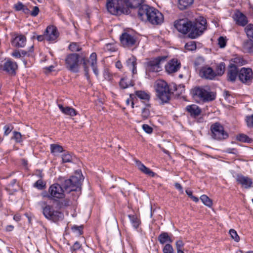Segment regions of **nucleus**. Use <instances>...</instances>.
Here are the masks:
<instances>
[{
	"label": "nucleus",
	"mask_w": 253,
	"mask_h": 253,
	"mask_svg": "<svg viewBox=\"0 0 253 253\" xmlns=\"http://www.w3.org/2000/svg\"><path fill=\"white\" fill-rule=\"evenodd\" d=\"M193 98L204 102H210L215 99L216 94L211 91L208 86H196L191 90Z\"/></svg>",
	"instance_id": "nucleus-1"
},
{
	"label": "nucleus",
	"mask_w": 253,
	"mask_h": 253,
	"mask_svg": "<svg viewBox=\"0 0 253 253\" xmlns=\"http://www.w3.org/2000/svg\"><path fill=\"white\" fill-rule=\"evenodd\" d=\"M207 21L203 17H200L194 21L191 22V27L188 33V37L195 39L201 36L206 30Z\"/></svg>",
	"instance_id": "nucleus-2"
},
{
	"label": "nucleus",
	"mask_w": 253,
	"mask_h": 253,
	"mask_svg": "<svg viewBox=\"0 0 253 253\" xmlns=\"http://www.w3.org/2000/svg\"><path fill=\"white\" fill-rule=\"evenodd\" d=\"M156 91L157 96L161 101V104L169 102L172 92L166 82L163 80L158 81L156 82Z\"/></svg>",
	"instance_id": "nucleus-3"
},
{
	"label": "nucleus",
	"mask_w": 253,
	"mask_h": 253,
	"mask_svg": "<svg viewBox=\"0 0 253 253\" xmlns=\"http://www.w3.org/2000/svg\"><path fill=\"white\" fill-rule=\"evenodd\" d=\"M106 8L113 15L128 14L130 11L124 6L123 0H107Z\"/></svg>",
	"instance_id": "nucleus-4"
},
{
	"label": "nucleus",
	"mask_w": 253,
	"mask_h": 253,
	"mask_svg": "<svg viewBox=\"0 0 253 253\" xmlns=\"http://www.w3.org/2000/svg\"><path fill=\"white\" fill-rule=\"evenodd\" d=\"M42 210L44 216L54 222H57L64 218V214L62 212L54 210L52 206L47 205L45 203L42 206Z\"/></svg>",
	"instance_id": "nucleus-5"
},
{
	"label": "nucleus",
	"mask_w": 253,
	"mask_h": 253,
	"mask_svg": "<svg viewBox=\"0 0 253 253\" xmlns=\"http://www.w3.org/2000/svg\"><path fill=\"white\" fill-rule=\"evenodd\" d=\"M81 62L83 63L84 75L89 83L90 82L89 75V68L87 66L88 63H90L91 67L92 69L93 72L94 74L97 76L99 74V72L97 67V55L95 52L92 53L89 57V59H87L85 57H83L81 58Z\"/></svg>",
	"instance_id": "nucleus-6"
},
{
	"label": "nucleus",
	"mask_w": 253,
	"mask_h": 253,
	"mask_svg": "<svg viewBox=\"0 0 253 253\" xmlns=\"http://www.w3.org/2000/svg\"><path fill=\"white\" fill-rule=\"evenodd\" d=\"M79 54L77 53L69 54L66 56V68L71 72L78 73L79 71Z\"/></svg>",
	"instance_id": "nucleus-7"
},
{
	"label": "nucleus",
	"mask_w": 253,
	"mask_h": 253,
	"mask_svg": "<svg viewBox=\"0 0 253 253\" xmlns=\"http://www.w3.org/2000/svg\"><path fill=\"white\" fill-rule=\"evenodd\" d=\"M211 130L212 137L214 139H226L229 136L228 133L224 130L223 126L219 123L216 122L211 125Z\"/></svg>",
	"instance_id": "nucleus-8"
},
{
	"label": "nucleus",
	"mask_w": 253,
	"mask_h": 253,
	"mask_svg": "<svg viewBox=\"0 0 253 253\" xmlns=\"http://www.w3.org/2000/svg\"><path fill=\"white\" fill-rule=\"evenodd\" d=\"M81 182V178L77 176H72L70 178L64 180L62 186L64 191H76L80 188Z\"/></svg>",
	"instance_id": "nucleus-9"
},
{
	"label": "nucleus",
	"mask_w": 253,
	"mask_h": 253,
	"mask_svg": "<svg viewBox=\"0 0 253 253\" xmlns=\"http://www.w3.org/2000/svg\"><path fill=\"white\" fill-rule=\"evenodd\" d=\"M167 59L165 56H158L147 63V70L151 72H159L162 70L161 65Z\"/></svg>",
	"instance_id": "nucleus-10"
},
{
	"label": "nucleus",
	"mask_w": 253,
	"mask_h": 253,
	"mask_svg": "<svg viewBox=\"0 0 253 253\" xmlns=\"http://www.w3.org/2000/svg\"><path fill=\"white\" fill-rule=\"evenodd\" d=\"M64 193V190L61 185L54 183L51 185L48 189V198L50 199H63L65 197Z\"/></svg>",
	"instance_id": "nucleus-11"
},
{
	"label": "nucleus",
	"mask_w": 253,
	"mask_h": 253,
	"mask_svg": "<svg viewBox=\"0 0 253 253\" xmlns=\"http://www.w3.org/2000/svg\"><path fill=\"white\" fill-rule=\"evenodd\" d=\"M239 80L247 85H250L253 80V72L250 68L243 67L239 70Z\"/></svg>",
	"instance_id": "nucleus-12"
},
{
	"label": "nucleus",
	"mask_w": 253,
	"mask_h": 253,
	"mask_svg": "<svg viewBox=\"0 0 253 253\" xmlns=\"http://www.w3.org/2000/svg\"><path fill=\"white\" fill-rule=\"evenodd\" d=\"M191 21L186 19H180L174 22L175 29L182 34H188L191 27Z\"/></svg>",
	"instance_id": "nucleus-13"
},
{
	"label": "nucleus",
	"mask_w": 253,
	"mask_h": 253,
	"mask_svg": "<svg viewBox=\"0 0 253 253\" xmlns=\"http://www.w3.org/2000/svg\"><path fill=\"white\" fill-rule=\"evenodd\" d=\"M152 9V11L149 13L147 21L153 25H160L164 21L163 14L154 7H153Z\"/></svg>",
	"instance_id": "nucleus-14"
},
{
	"label": "nucleus",
	"mask_w": 253,
	"mask_h": 253,
	"mask_svg": "<svg viewBox=\"0 0 253 253\" xmlns=\"http://www.w3.org/2000/svg\"><path fill=\"white\" fill-rule=\"evenodd\" d=\"M239 70L238 67L232 63L228 66L227 71V80L231 83H234L237 78H239Z\"/></svg>",
	"instance_id": "nucleus-15"
},
{
	"label": "nucleus",
	"mask_w": 253,
	"mask_h": 253,
	"mask_svg": "<svg viewBox=\"0 0 253 253\" xmlns=\"http://www.w3.org/2000/svg\"><path fill=\"white\" fill-rule=\"evenodd\" d=\"M236 180L243 188L249 189L253 187V181L252 178L248 176H244L241 173H238L236 175Z\"/></svg>",
	"instance_id": "nucleus-16"
},
{
	"label": "nucleus",
	"mask_w": 253,
	"mask_h": 253,
	"mask_svg": "<svg viewBox=\"0 0 253 253\" xmlns=\"http://www.w3.org/2000/svg\"><path fill=\"white\" fill-rule=\"evenodd\" d=\"M120 41L121 43L124 47H131L134 45L136 42L135 37L126 32L122 34L120 37Z\"/></svg>",
	"instance_id": "nucleus-17"
},
{
	"label": "nucleus",
	"mask_w": 253,
	"mask_h": 253,
	"mask_svg": "<svg viewBox=\"0 0 253 253\" xmlns=\"http://www.w3.org/2000/svg\"><path fill=\"white\" fill-rule=\"evenodd\" d=\"M199 75L202 78L209 80H212L216 76L215 72L213 69L211 67L208 66L203 67L200 70Z\"/></svg>",
	"instance_id": "nucleus-18"
},
{
	"label": "nucleus",
	"mask_w": 253,
	"mask_h": 253,
	"mask_svg": "<svg viewBox=\"0 0 253 253\" xmlns=\"http://www.w3.org/2000/svg\"><path fill=\"white\" fill-rule=\"evenodd\" d=\"M153 7L147 4H143L138 9V16L142 21H147L149 13L152 11Z\"/></svg>",
	"instance_id": "nucleus-19"
},
{
	"label": "nucleus",
	"mask_w": 253,
	"mask_h": 253,
	"mask_svg": "<svg viewBox=\"0 0 253 253\" xmlns=\"http://www.w3.org/2000/svg\"><path fill=\"white\" fill-rule=\"evenodd\" d=\"M44 33L45 40L48 41H54L58 37L57 30L53 26H48Z\"/></svg>",
	"instance_id": "nucleus-20"
},
{
	"label": "nucleus",
	"mask_w": 253,
	"mask_h": 253,
	"mask_svg": "<svg viewBox=\"0 0 253 253\" xmlns=\"http://www.w3.org/2000/svg\"><path fill=\"white\" fill-rule=\"evenodd\" d=\"M180 67V63L176 59L170 60L165 66L166 71L169 74L177 72Z\"/></svg>",
	"instance_id": "nucleus-21"
},
{
	"label": "nucleus",
	"mask_w": 253,
	"mask_h": 253,
	"mask_svg": "<svg viewBox=\"0 0 253 253\" xmlns=\"http://www.w3.org/2000/svg\"><path fill=\"white\" fill-rule=\"evenodd\" d=\"M234 18L236 23L241 26H245L248 22L246 16L239 11L235 13Z\"/></svg>",
	"instance_id": "nucleus-22"
},
{
	"label": "nucleus",
	"mask_w": 253,
	"mask_h": 253,
	"mask_svg": "<svg viewBox=\"0 0 253 253\" xmlns=\"http://www.w3.org/2000/svg\"><path fill=\"white\" fill-rule=\"evenodd\" d=\"M185 110L190 114V116L194 118L198 117L201 113L200 108L195 104L187 106Z\"/></svg>",
	"instance_id": "nucleus-23"
},
{
	"label": "nucleus",
	"mask_w": 253,
	"mask_h": 253,
	"mask_svg": "<svg viewBox=\"0 0 253 253\" xmlns=\"http://www.w3.org/2000/svg\"><path fill=\"white\" fill-rule=\"evenodd\" d=\"M26 42V38L23 35L16 36L11 41V44L15 47H23Z\"/></svg>",
	"instance_id": "nucleus-24"
},
{
	"label": "nucleus",
	"mask_w": 253,
	"mask_h": 253,
	"mask_svg": "<svg viewBox=\"0 0 253 253\" xmlns=\"http://www.w3.org/2000/svg\"><path fill=\"white\" fill-rule=\"evenodd\" d=\"M17 68L16 62L8 60L3 64V70L9 74H15V70Z\"/></svg>",
	"instance_id": "nucleus-25"
},
{
	"label": "nucleus",
	"mask_w": 253,
	"mask_h": 253,
	"mask_svg": "<svg viewBox=\"0 0 253 253\" xmlns=\"http://www.w3.org/2000/svg\"><path fill=\"white\" fill-rule=\"evenodd\" d=\"M135 95L137 98L140 99L142 102L144 103L145 105L147 103H150L149 101L151 96L148 92L143 90H137L135 92Z\"/></svg>",
	"instance_id": "nucleus-26"
},
{
	"label": "nucleus",
	"mask_w": 253,
	"mask_h": 253,
	"mask_svg": "<svg viewBox=\"0 0 253 253\" xmlns=\"http://www.w3.org/2000/svg\"><path fill=\"white\" fill-rule=\"evenodd\" d=\"M144 0H126V5L129 10L131 9H139V7L143 5Z\"/></svg>",
	"instance_id": "nucleus-27"
},
{
	"label": "nucleus",
	"mask_w": 253,
	"mask_h": 253,
	"mask_svg": "<svg viewBox=\"0 0 253 253\" xmlns=\"http://www.w3.org/2000/svg\"><path fill=\"white\" fill-rule=\"evenodd\" d=\"M136 165L138 169L144 174H147L151 177H154L155 175V172L144 166V165L141 162L139 161H136Z\"/></svg>",
	"instance_id": "nucleus-28"
},
{
	"label": "nucleus",
	"mask_w": 253,
	"mask_h": 253,
	"mask_svg": "<svg viewBox=\"0 0 253 253\" xmlns=\"http://www.w3.org/2000/svg\"><path fill=\"white\" fill-rule=\"evenodd\" d=\"M58 106L60 111L66 115L73 117L77 115V111L72 107L68 106L64 107L61 104H58Z\"/></svg>",
	"instance_id": "nucleus-29"
},
{
	"label": "nucleus",
	"mask_w": 253,
	"mask_h": 253,
	"mask_svg": "<svg viewBox=\"0 0 253 253\" xmlns=\"http://www.w3.org/2000/svg\"><path fill=\"white\" fill-rule=\"evenodd\" d=\"M126 63L127 67L131 70L132 74H136L137 73L136 57L131 55V57L126 60Z\"/></svg>",
	"instance_id": "nucleus-30"
},
{
	"label": "nucleus",
	"mask_w": 253,
	"mask_h": 253,
	"mask_svg": "<svg viewBox=\"0 0 253 253\" xmlns=\"http://www.w3.org/2000/svg\"><path fill=\"white\" fill-rule=\"evenodd\" d=\"M242 47L244 52L253 53V40L245 41L243 43Z\"/></svg>",
	"instance_id": "nucleus-31"
},
{
	"label": "nucleus",
	"mask_w": 253,
	"mask_h": 253,
	"mask_svg": "<svg viewBox=\"0 0 253 253\" xmlns=\"http://www.w3.org/2000/svg\"><path fill=\"white\" fill-rule=\"evenodd\" d=\"M56 208L59 210L64 209L71 204V202L68 198H64L61 200H55Z\"/></svg>",
	"instance_id": "nucleus-32"
},
{
	"label": "nucleus",
	"mask_w": 253,
	"mask_h": 253,
	"mask_svg": "<svg viewBox=\"0 0 253 253\" xmlns=\"http://www.w3.org/2000/svg\"><path fill=\"white\" fill-rule=\"evenodd\" d=\"M158 240L161 244L163 245L167 243H171L172 242V240L167 232L161 233L158 237Z\"/></svg>",
	"instance_id": "nucleus-33"
},
{
	"label": "nucleus",
	"mask_w": 253,
	"mask_h": 253,
	"mask_svg": "<svg viewBox=\"0 0 253 253\" xmlns=\"http://www.w3.org/2000/svg\"><path fill=\"white\" fill-rule=\"evenodd\" d=\"M119 85L122 89H126L134 85L133 82L127 78H122L120 81Z\"/></svg>",
	"instance_id": "nucleus-34"
},
{
	"label": "nucleus",
	"mask_w": 253,
	"mask_h": 253,
	"mask_svg": "<svg viewBox=\"0 0 253 253\" xmlns=\"http://www.w3.org/2000/svg\"><path fill=\"white\" fill-rule=\"evenodd\" d=\"M128 217L133 228L137 229L141 223L140 219L136 215L134 214H129Z\"/></svg>",
	"instance_id": "nucleus-35"
},
{
	"label": "nucleus",
	"mask_w": 253,
	"mask_h": 253,
	"mask_svg": "<svg viewBox=\"0 0 253 253\" xmlns=\"http://www.w3.org/2000/svg\"><path fill=\"white\" fill-rule=\"evenodd\" d=\"M194 0H178V7L181 10H184L191 6Z\"/></svg>",
	"instance_id": "nucleus-36"
},
{
	"label": "nucleus",
	"mask_w": 253,
	"mask_h": 253,
	"mask_svg": "<svg viewBox=\"0 0 253 253\" xmlns=\"http://www.w3.org/2000/svg\"><path fill=\"white\" fill-rule=\"evenodd\" d=\"M151 107L150 103H147L145 107H143L141 110V117L143 120H145L149 118L150 116V108Z\"/></svg>",
	"instance_id": "nucleus-37"
},
{
	"label": "nucleus",
	"mask_w": 253,
	"mask_h": 253,
	"mask_svg": "<svg viewBox=\"0 0 253 253\" xmlns=\"http://www.w3.org/2000/svg\"><path fill=\"white\" fill-rule=\"evenodd\" d=\"M233 63V64H235L237 67L238 66H241L244 65H246L247 63V61L246 60L244 59L242 56H237L232 59Z\"/></svg>",
	"instance_id": "nucleus-38"
},
{
	"label": "nucleus",
	"mask_w": 253,
	"mask_h": 253,
	"mask_svg": "<svg viewBox=\"0 0 253 253\" xmlns=\"http://www.w3.org/2000/svg\"><path fill=\"white\" fill-rule=\"evenodd\" d=\"M50 151L51 153L55 154L65 152L62 146L56 144L50 145Z\"/></svg>",
	"instance_id": "nucleus-39"
},
{
	"label": "nucleus",
	"mask_w": 253,
	"mask_h": 253,
	"mask_svg": "<svg viewBox=\"0 0 253 253\" xmlns=\"http://www.w3.org/2000/svg\"><path fill=\"white\" fill-rule=\"evenodd\" d=\"M225 70V64L224 62H221L217 64L215 69V73L216 76H222Z\"/></svg>",
	"instance_id": "nucleus-40"
},
{
	"label": "nucleus",
	"mask_w": 253,
	"mask_h": 253,
	"mask_svg": "<svg viewBox=\"0 0 253 253\" xmlns=\"http://www.w3.org/2000/svg\"><path fill=\"white\" fill-rule=\"evenodd\" d=\"M245 31L250 40H253V24L248 25L245 28Z\"/></svg>",
	"instance_id": "nucleus-41"
},
{
	"label": "nucleus",
	"mask_w": 253,
	"mask_h": 253,
	"mask_svg": "<svg viewBox=\"0 0 253 253\" xmlns=\"http://www.w3.org/2000/svg\"><path fill=\"white\" fill-rule=\"evenodd\" d=\"M185 48L189 51H194L197 48L196 42L195 41H190L185 45Z\"/></svg>",
	"instance_id": "nucleus-42"
},
{
	"label": "nucleus",
	"mask_w": 253,
	"mask_h": 253,
	"mask_svg": "<svg viewBox=\"0 0 253 253\" xmlns=\"http://www.w3.org/2000/svg\"><path fill=\"white\" fill-rule=\"evenodd\" d=\"M200 199L205 205L209 207H211L212 205V201L206 195H202Z\"/></svg>",
	"instance_id": "nucleus-43"
},
{
	"label": "nucleus",
	"mask_w": 253,
	"mask_h": 253,
	"mask_svg": "<svg viewBox=\"0 0 253 253\" xmlns=\"http://www.w3.org/2000/svg\"><path fill=\"white\" fill-rule=\"evenodd\" d=\"M62 163H70L72 161V156L68 152H64L62 155Z\"/></svg>",
	"instance_id": "nucleus-44"
},
{
	"label": "nucleus",
	"mask_w": 253,
	"mask_h": 253,
	"mask_svg": "<svg viewBox=\"0 0 253 253\" xmlns=\"http://www.w3.org/2000/svg\"><path fill=\"white\" fill-rule=\"evenodd\" d=\"M237 140L242 142L249 143L251 141V139L246 134H239L237 135Z\"/></svg>",
	"instance_id": "nucleus-45"
},
{
	"label": "nucleus",
	"mask_w": 253,
	"mask_h": 253,
	"mask_svg": "<svg viewBox=\"0 0 253 253\" xmlns=\"http://www.w3.org/2000/svg\"><path fill=\"white\" fill-rule=\"evenodd\" d=\"M69 49L73 52L80 51L82 48L76 42H72L69 46Z\"/></svg>",
	"instance_id": "nucleus-46"
},
{
	"label": "nucleus",
	"mask_w": 253,
	"mask_h": 253,
	"mask_svg": "<svg viewBox=\"0 0 253 253\" xmlns=\"http://www.w3.org/2000/svg\"><path fill=\"white\" fill-rule=\"evenodd\" d=\"M163 253H174L173 248L170 244H166L163 249Z\"/></svg>",
	"instance_id": "nucleus-47"
},
{
	"label": "nucleus",
	"mask_w": 253,
	"mask_h": 253,
	"mask_svg": "<svg viewBox=\"0 0 253 253\" xmlns=\"http://www.w3.org/2000/svg\"><path fill=\"white\" fill-rule=\"evenodd\" d=\"M13 133V135L12 137V139H14L17 143L22 142V135L20 132L14 131Z\"/></svg>",
	"instance_id": "nucleus-48"
},
{
	"label": "nucleus",
	"mask_w": 253,
	"mask_h": 253,
	"mask_svg": "<svg viewBox=\"0 0 253 253\" xmlns=\"http://www.w3.org/2000/svg\"><path fill=\"white\" fill-rule=\"evenodd\" d=\"M227 43V40L226 37L220 36L218 39V44L220 48H224L225 47Z\"/></svg>",
	"instance_id": "nucleus-49"
},
{
	"label": "nucleus",
	"mask_w": 253,
	"mask_h": 253,
	"mask_svg": "<svg viewBox=\"0 0 253 253\" xmlns=\"http://www.w3.org/2000/svg\"><path fill=\"white\" fill-rule=\"evenodd\" d=\"M229 234L231 237L236 242H239L240 240V237L238 236L237 232L234 229H230L229 230Z\"/></svg>",
	"instance_id": "nucleus-50"
},
{
	"label": "nucleus",
	"mask_w": 253,
	"mask_h": 253,
	"mask_svg": "<svg viewBox=\"0 0 253 253\" xmlns=\"http://www.w3.org/2000/svg\"><path fill=\"white\" fill-rule=\"evenodd\" d=\"M83 226H77L74 225L72 227L71 229L73 232L77 233L79 235H82L83 234Z\"/></svg>",
	"instance_id": "nucleus-51"
},
{
	"label": "nucleus",
	"mask_w": 253,
	"mask_h": 253,
	"mask_svg": "<svg viewBox=\"0 0 253 253\" xmlns=\"http://www.w3.org/2000/svg\"><path fill=\"white\" fill-rule=\"evenodd\" d=\"M34 50V46L32 45L31 46L30 48H29V50L27 51L26 50H20V51L21 52V57H24V56H30L31 54V53Z\"/></svg>",
	"instance_id": "nucleus-52"
},
{
	"label": "nucleus",
	"mask_w": 253,
	"mask_h": 253,
	"mask_svg": "<svg viewBox=\"0 0 253 253\" xmlns=\"http://www.w3.org/2000/svg\"><path fill=\"white\" fill-rule=\"evenodd\" d=\"M34 186L40 190H42L45 187V184L41 179L37 180L34 184Z\"/></svg>",
	"instance_id": "nucleus-53"
},
{
	"label": "nucleus",
	"mask_w": 253,
	"mask_h": 253,
	"mask_svg": "<svg viewBox=\"0 0 253 253\" xmlns=\"http://www.w3.org/2000/svg\"><path fill=\"white\" fill-rule=\"evenodd\" d=\"M142 128L144 130V131L148 133L151 134L153 132V128L149 126L147 124H144L142 126Z\"/></svg>",
	"instance_id": "nucleus-54"
},
{
	"label": "nucleus",
	"mask_w": 253,
	"mask_h": 253,
	"mask_svg": "<svg viewBox=\"0 0 253 253\" xmlns=\"http://www.w3.org/2000/svg\"><path fill=\"white\" fill-rule=\"evenodd\" d=\"M184 244L181 240H177L175 243V246L176 250H183Z\"/></svg>",
	"instance_id": "nucleus-55"
},
{
	"label": "nucleus",
	"mask_w": 253,
	"mask_h": 253,
	"mask_svg": "<svg viewBox=\"0 0 253 253\" xmlns=\"http://www.w3.org/2000/svg\"><path fill=\"white\" fill-rule=\"evenodd\" d=\"M105 49L106 50L114 52L116 51V46L114 44L108 43L105 45Z\"/></svg>",
	"instance_id": "nucleus-56"
},
{
	"label": "nucleus",
	"mask_w": 253,
	"mask_h": 253,
	"mask_svg": "<svg viewBox=\"0 0 253 253\" xmlns=\"http://www.w3.org/2000/svg\"><path fill=\"white\" fill-rule=\"evenodd\" d=\"M81 247V245L80 244V243L78 241H76L74 243L73 246L71 247V251L72 252L76 251L79 250V249H80Z\"/></svg>",
	"instance_id": "nucleus-57"
},
{
	"label": "nucleus",
	"mask_w": 253,
	"mask_h": 253,
	"mask_svg": "<svg viewBox=\"0 0 253 253\" xmlns=\"http://www.w3.org/2000/svg\"><path fill=\"white\" fill-rule=\"evenodd\" d=\"M247 123L249 126L253 127V115L247 117Z\"/></svg>",
	"instance_id": "nucleus-58"
},
{
	"label": "nucleus",
	"mask_w": 253,
	"mask_h": 253,
	"mask_svg": "<svg viewBox=\"0 0 253 253\" xmlns=\"http://www.w3.org/2000/svg\"><path fill=\"white\" fill-rule=\"evenodd\" d=\"M24 5L21 2H18L14 5V8L16 11H21Z\"/></svg>",
	"instance_id": "nucleus-59"
},
{
	"label": "nucleus",
	"mask_w": 253,
	"mask_h": 253,
	"mask_svg": "<svg viewBox=\"0 0 253 253\" xmlns=\"http://www.w3.org/2000/svg\"><path fill=\"white\" fill-rule=\"evenodd\" d=\"M4 134L5 135H8L11 131L12 129L9 125H6L4 126Z\"/></svg>",
	"instance_id": "nucleus-60"
},
{
	"label": "nucleus",
	"mask_w": 253,
	"mask_h": 253,
	"mask_svg": "<svg viewBox=\"0 0 253 253\" xmlns=\"http://www.w3.org/2000/svg\"><path fill=\"white\" fill-rule=\"evenodd\" d=\"M39 12V8L38 6H34L33 10L31 12V15L33 16H36Z\"/></svg>",
	"instance_id": "nucleus-61"
},
{
	"label": "nucleus",
	"mask_w": 253,
	"mask_h": 253,
	"mask_svg": "<svg viewBox=\"0 0 253 253\" xmlns=\"http://www.w3.org/2000/svg\"><path fill=\"white\" fill-rule=\"evenodd\" d=\"M20 53V50H15L12 52L11 55L16 58H19L21 57V54Z\"/></svg>",
	"instance_id": "nucleus-62"
},
{
	"label": "nucleus",
	"mask_w": 253,
	"mask_h": 253,
	"mask_svg": "<svg viewBox=\"0 0 253 253\" xmlns=\"http://www.w3.org/2000/svg\"><path fill=\"white\" fill-rule=\"evenodd\" d=\"M226 152L228 153L237 154L238 153V151L235 148H228L227 149Z\"/></svg>",
	"instance_id": "nucleus-63"
},
{
	"label": "nucleus",
	"mask_w": 253,
	"mask_h": 253,
	"mask_svg": "<svg viewBox=\"0 0 253 253\" xmlns=\"http://www.w3.org/2000/svg\"><path fill=\"white\" fill-rule=\"evenodd\" d=\"M204 59L202 57H199L196 59V60L195 62V65L196 66H198L200 64L201 62H203Z\"/></svg>",
	"instance_id": "nucleus-64"
}]
</instances>
